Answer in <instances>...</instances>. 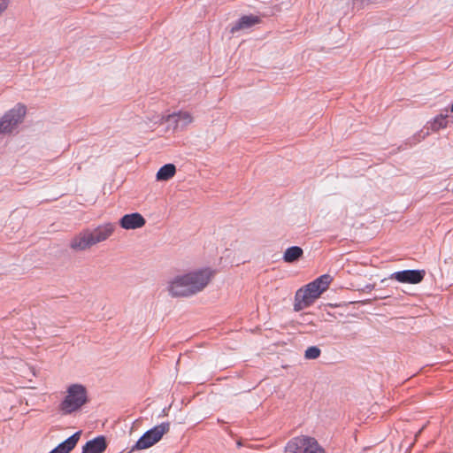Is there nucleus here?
I'll return each mask as SVG.
<instances>
[{
    "instance_id": "obj_10",
    "label": "nucleus",
    "mask_w": 453,
    "mask_h": 453,
    "mask_svg": "<svg viewBox=\"0 0 453 453\" xmlns=\"http://www.w3.org/2000/svg\"><path fill=\"white\" fill-rule=\"evenodd\" d=\"M260 22V19L255 15H244L240 18L230 28L231 34H235L240 30L250 28Z\"/></svg>"
},
{
    "instance_id": "obj_6",
    "label": "nucleus",
    "mask_w": 453,
    "mask_h": 453,
    "mask_svg": "<svg viewBox=\"0 0 453 453\" xmlns=\"http://www.w3.org/2000/svg\"><path fill=\"white\" fill-rule=\"evenodd\" d=\"M27 108L22 104H16L0 119V134H11L23 121Z\"/></svg>"
},
{
    "instance_id": "obj_15",
    "label": "nucleus",
    "mask_w": 453,
    "mask_h": 453,
    "mask_svg": "<svg viewBox=\"0 0 453 453\" xmlns=\"http://www.w3.org/2000/svg\"><path fill=\"white\" fill-rule=\"evenodd\" d=\"M303 254V251L300 247L293 246L286 250L283 255V259L287 263H293L298 260Z\"/></svg>"
},
{
    "instance_id": "obj_17",
    "label": "nucleus",
    "mask_w": 453,
    "mask_h": 453,
    "mask_svg": "<svg viewBox=\"0 0 453 453\" xmlns=\"http://www.w3.org/2000/svg\"><path fill=\"white\" fill-rule=\"evenodd\" d=\"M320 349L316 346L309 347L304 353L306 359H316L320 356Z\"/></svg>"
},
{
    "instance_id": "obj_14",
    "label": "nucleus",
    "mask_w": 453,
    "mask_h": 453,
    "mask_svg": "<svg viewBox=\"0 0 453 453\" xmlns=\"http://www.w3.org/2000/svg\"><path fill=\"white\" fill-rule=\"evenodd\" d=\"M169 118L174 119V121L177 125H181L183 127L191 124L194 120L192 114L185 111H180L177 113H173L170 115Z\"/></svg>"
},
{
    "instance_id": "obj_4",
    "label": "nucleus",
    "mask_w": 453,
    "mask_h": 453,
    "mask_svg": "<svg viewBox=\"0 0 453 453\" xmlns=\"http://www.w3.org/2000/svg\"><path fill=\"white\" fill-rule=\"evenodd\" d=\"M88 401L87 388L81 384H72L67 387L65 395L58 405L63 415H70L80 411Z\"/></svg>"
},
{
    "instance_id": "obj_5",
    "label": "nucleus",
    "mask_w": 453,
    "mask_h": 453,
    "mask_svg": "<svg viewBox=\"0 0 453 453\" xmlns=\"http://www.w3.org/2000/svg\"><path fill=\"white\" fill-rule=\"evenodd\" d=\"M285 453H326L317 440L305 435H301L290 440L286 447Z\"/></svg>"
},
{
    "instance_id": "obj_19",
    "label": "nucleus",
    "mask_w": 453,
    "mask_h": 453,
    "mask_svg": "<svg viewBox=\"0 0 453 453\" xmlns=\"http://www.w3.org/2000/svg\"><path fill=\"white\" fill-rule=\"evenodd\" d=\"M162 124V121L159 119L154 122V126Z\"/></svg>"
},
{
    "instance_id": "obj_7",
    "label": "nucleus",
    "mask_w": 453,
    "mask_h": 453,
    "mask_svg": "<svg viewBox=\"0 0 453 453\" xmlns=\"http://www.w3.org/2000/svg\"><path fill=\"white\" fill-rule=\"evenodd\" d=\"M170 430V423L164 422L147 431L133 447V450L146 449L158 442Z\"/></svg>"
},
{
    "instance_id": "obj_9",
    "label": "nucleus",
    "mask_w": 453,
    "mask_h": 453,
    "mask_svg": "<svg viewBox=\"0 0 453 453\" xmlns=\"http://www.w3.org/2000/svg\"><path fill=\"white\" fill-rule=\"evenodd\" d=\"M145 223V219L138 212L126 214L119 220L120 226L127 230L141 228Z\"/></svg>"
},
{
    "instance_id": "obj_3",
    "label": "nucleus",
    "mask_w": 453,
    "mask_h": 453,
    "mask_svg": "<svg viewBox=\"0 0 453 453\" xmlns=\"http://www.w3.org/2000/svg\"><path fill=\"white\" fill-rule=\"evenodd\" d=\"M332 277L323 274L299 288L295 295L294 310L300 311L310 307L330 286Z\"/></svg>"
},
{
    "instance_id": "obj_20",
    "label": "nucleus",
    "mask_w": 453,
    "mask_h": 453,
    "mask_svg": "<svg viewBox=\"0 0 453 453\" xmlns=\"http://www.w3.org/2000/svg\"><path fill=\"white\" fill-rule=\"evenodd\" d=\"M450 111L453 112V104H451Z\"/></svg>"
},
{
    "instance_id": "obj_1",
    "label": "nucleus",
    "mask_w": 453,
    "mask_h": 453,
    "mask_svg": "<svg viewBox=\"0 0 453 453\" xmlns=\"http://www.w3.org/2000/svg\"><path fill=\"white\" fill-rule=\"evenodd\" d=\"M216 272L209 267L190 271L175 276L168 283L173 297H189L202 292L212 280Z\"/></svg>"
},
{
    "instance_id": "obj_13",
    "label": "nucleus",
    "mask_w": 453,
    "mask_h": 453,
    "mask_svg": "<svg viewBox=\"0 0 453 453\" xmlns=\"http://www.w3.org/2000/svg\"><path fill=\"white\" fill-rule=\"evenodd\" d=\"M176 173V167L173 164H166L159 168L156 174L157 181H166L172 179Z\"/></svg>"
},
{
    "instance_id": "obj_8",
    "label": "nucleus",
    "mask_w": 453,
    "mask_h": 453,
    "mask_svg": "<svg viewBox=\"0 0 453 453\" xmlns=\"http://www.w3.org/2000/svg\"><path fill=\"white\" fill-rule=\"evenodd\" d=\"M424 276L423 270H404L394 273L390 278L402 283L418 284L423 280Z\"/></svg>"
},
{
    "instance_id": "obj_12",
    "label": "nucleus",
    "mask_w": 453,
    "mask_h": 453,
    "mask_svg": "<svg viewBox=\"0 0 453 453\" xmlns=\"http://www.w3.org/2000/svg\"><path fill=\"white\" fill-rule=\"evenodd\" d=\"M81 436V432L73 434L67 438L65 441L58 445L50 453H69L77 444Z\"/></svg>"
},
{
    "instance_id": "obj_2",
    "label": "nucleus",
    "mask_w": 453,
    "mask_h": 453,
    "mask_svg": "<svg viewBox=\"0 0 453 453\" xmlns=\"http://www.w3.org/2000/svg\"><path fill=\"white\" fill-rule=\"evenodd\" d=\"M115 229V225L111 222L101 224L95 228H84L71 238L69 248L75 252L88 250L93 246L107 241L114 234Z\"/></svg>"
},
{
    "instance_id": "obj_18",
    "label": "nucleus",
    "mask_w": 453,
    "mask_h": 453,
    "mask_svg": "<svg viewBox=\"0 0 453 453\" xmlns=\"http://www.w3.org/2000/svg\"><path fill=\"white\" fill-rule=\"evenodd\" d=\"M12 0H0V17L9 9Z\"/></svg>"
},
{
    "instance_id": "obj_11",
    "label": "nucleus",
    "mask_w": 453,
    "mask_h": 453,
    "mask_svg": "<svg viewBox=\"0 0 453 453\" xmlns=\"http://www.w3.org/2000/svg\"><path fill=\"white\" fill-rule=\"evenodd\" d=\"M106 441L104 436H98L88 441L82 449V453H103L106 449Z\"/></svg>"
},
{
    "instance_id": "obj_16",
    "label": "nucleus",
    "mask_w": 453,
    "mask_h": 453,
    "mask_svg": "<svg viewBox=\"0 0 453 453\" xmlns=\"http://www.w3.org/2000/svg\"><path fill=\"white\" fill-rule=\"evenodd\" d=\"M447 118H448L447 115H439V116L435 117L430 125V129L433 132H437L440 129L446 128L448 126Z\"/></svg>"
}]
</instances>
